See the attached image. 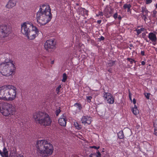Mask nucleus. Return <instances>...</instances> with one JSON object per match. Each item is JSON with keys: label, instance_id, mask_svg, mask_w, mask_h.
Returning a JSON list of instances; mask_svg holds the SVG:
<instances>
[{"label": "nucleus", "instance_id": "nucleus-1", "mask_svg": "<svg viewBox=\"0 0 157 157\" xmlns=\"http://www.w3.org/2000/svg\"><path fill=\"white\" fill-rule=\"evenodd\" d=\"M52 18L49 6L44 4L40 6L36 16L37 21L40 25H45L51 20Z\"/></svg>", "mask_w": 157, "mask_h": 157}, {"label": "nucleus", "instance_id": "nucleus-2", "mask_svg": "<svg viewBox=\"0 0 157 157\" xmlns=\"http://www.w3.org/2000/svg\"><path fill=\"white\" fill-rule=\"evenodd\" d=\"M16 88L10 85H4L0 87V99L12 101L15 99Z\"/></svg>", "mask_w": 157, "mask_h": 157}, {"label": "nucleus", "instance_id": "nucleus-3", "mask_svg": "<svg viewBox=\"0 0 157 157\" xmlns=\"http://www.w3.org/2000/svg\"><path fill=\"white\" fill-rule=\"evenodd\" d=\"M40 155L43 157L48 156L53 152V147L52 144L44 140H38L36 146Z\"/></svg>", "mask_w": 157, "mask_h": 157}, {"label": "nucleus", "instance_id": "nucleus-4", "mask_svg": "<svg viewBox=\"0 0 157 157\" xmlns=\"http://www.w3.org/2000/svg\"><path fill=\"white\" fill-rule=\"evenodd\" d=\"M33 117L38 123L45 126L50 125L52 122L48 114L44 112L35 113L33 114Z\"/></svg>", "mask_w": 157, "mask_h": 157}, {"label": "nucleus", "instance_id": "nucleus-5", "mask_svg": "<svg viewBox=\"0 0 157 157\" xmlns=\"http://www.w3.org/2000/svg\"><path fill=\"white\" fill-rule=\"evenodd\" d=\"M15 69V67L12 61L3 62L0 65V71L5 76H8L12 75Z\"/></svg>", "mask_w": 157, "mask_h": 157}, {"label": "nucleus", "instance_id": "nucleus-6", "mask_svg": "<svg viewBox=\"0 0 157 157\" xmlns=\"http://www.w3.org/2000/svg\"><path fill=\"white\" fill-rule=\"evenodd\" d=\"M0 110L1 113L5 116L13 115L15 111L14 105L7 103H2L0 105Z\"/></svg>", "mask_w": 157, "mask_h": 157}, {"label": "nucleus", "instance_id": "nucleus-7", "mask_svg": "<svg viewBox=\"0 0 157 157\" xmlns=\"http://www.w3.org/2000/svg\"><path fill=\"white\" fill-rule=\"evenodd\" d=\"M11 32V28L9 26L6 25H0V37L1 38L8 36Z\"/></svg>", "mask_w": 157, "mask_h": 157}, {"label": "nucleus", "instance_id": "nucleus-8", "mask_svg": "<svg viewBox=\"0 0 157 157\" xmlns=\"http://www.w3.org/2000/svg\"><path fill=\"white\" fill-rule=\"evenodd\" d=\"M21 33L25 36L28 35V33L34 27L31 23L24 22L21 25Z\"/></svg>", "mask_w": 157, "mask_h": 157}, {"label": "nucleus", "instance_id": "nucleus-9", "mask_svg": "<svg viewBox=\"0 0 157 157\" xmlns=\"http://www.w3.org/2000/svg\"><path fill=\"white\" fill-rule=\"evenodd\" d=\"M55 41L52 40H47L44 43V47L45 49L48 52L53 51L56 48Z\"/></svg>", "mask_w": 157, "mask_h": 157}, {"label": "nucleus", "instance_id": "nucleus-10", "mask_svg": "<svg viewBox=\"0 0 157 157\" xmlns=\"http://www.w3.org/2000/svg\"><path fill=\"white\" fill-rule=\"evenodd\" d=\"M38 32V29L36 27L34 26L33 29L28 33V35H26L25 36L29 40H33L36 36Z\"/></svg>", "mask_w": 157, "mask_h": 157}, {"label": "nucleus", "instance_id": "nucleus-11", "mask_svg": "<svg viewBox=\"0 0 157 157\" xmlns=\"http://www.w3.org/2000/svg\"><path fill=\"white\" fill-rule=\"evenodd\" d=\"M148 37L152 41L154 45L156 44L157 38L156 35L155 33H150L148 34Z\"/></svg>", "mask_w": 157, "mask_h": 157}, {"label": "nucleus", "instance_id": "nucleus-12", "mask_svg": "<svg viewBox=\"0 0 157 157\" xmlns=\"http://www.w3.org/2000/svg\"><path fill=\"white\" fill-rule=\"evenodd\" d=\"M81 121L82 123L84 124H89L91 122V117L87 116H83L82 118Z\"/></svg>", "mask_w": 157, "mask_h": 157}, {"label": "nucleus", "instance_id": "nucleus-13", "mask_svg": "<svg viewBox=\"0 0 157 157\" xmlns=\"http://www.w3.org/2000/svg\"><path fill=\"white\" fill-rule=\"evenodd\" d=\"M58 121L60 125L63 126H66L67 120L64 114L61 116V117L59 119Z\"/></svg>", "mask_w": 157, "mask_h": 157}, {"label": "nucleus", "instance_id": "nucleus-14", "mask_svg": "<svg viewBox=\"0 0 157 157\" xmlns=\"http://www.w3.org/2000/svg\"><path fill=\"white\" fill-rule=\"evenodd\" d=\"M17 0H10L6 6V7L8 8H11L16 5Z\"/></svg>", "mask_w": 157, "mask_h": 157}, {"label": "nucleus", "instance_id": "nucleus-15", "mask_svg": "<svg viewBox=\"0 0 157 157\" xmlns=\"http://www.w3.org/2000/svg\"><path fill=\"white\" fill-rule=\"evenodd\" d=\"M112 94L109 93L105 92L104 94V97L105 99L107 101V100L109 99L110 98H112Z\"/></svg>", "mask_w": 157, "mask_h": 157}, {"label": "nucleus", "instance_id": "nucleus-16", "mask_svg": "<svg viewBox=\"0 0 157 157\" xmlns=\"http://www.w3.org/2000/svg\"><path fill=\"white\" fill-rule=\"evenodd\" d=\"M132 111L133 113L135 115H137L139 113V110L136 105H134V107L132 109Z\"/></svg>", "mask_w": 157, "mask_h": 157}, {"label": "nucleus", "instance_id": "nucleus-17", "mask_svg": "<svg viewBox=\"0 0 157 157\" xmlns=\"http://www.w3.org/2000/svg\"><path fill=\"white\" fill-rule=\"evenodd\" d=\"M2 156V157H8V151L5 147H4L3 149Z\"/></svg>", "mask_w": 157, "mask_h": 157}, {"label": "nucleus", "instance_id": "nucleus-18", "mask_svg": "<svg viewBox=\"0 0 157 157\" xmlns=\"http://www.w3.org/2000/svg\"><path fill=\"white\" fill-rule=\"evenodd\" d=\"M118 138L120 139H122L124 138V136L123 132L122 131H120L117 134Z\"/></svg>", "mask_w": 157, "mask_h": 157}, {"label": "nucleus", "instance_id": "nucleus-19", "mask_svg": "<svg viewBox=\"0 0 157 157\" xmlns=\"http://www.w3.org/2000/svg\"><path fill=\"white\" fill-rule=\"evenodd\" d=\"M142 11L141 12L142 13V14L143 13H144V14L147 15L148 13V11L146 9V8L145 7H141Z\"/></svg>", "mask_w": 157, "mask_h": 157}, {"label": "nucleus", "instance_id": "nucleus-20", "mask_svg": "<svg viewBox=\"0 0 157 157\" xmlns=\"http://www.w3.org/2000/svg\"><path fill=\"white\" fill-rule=\"evenodd\" d=\"M107 102L110 104H113L114 102V98L113 96H112V98H110L109 100H107Z\"/></svg>", "mask_w": 157, "mask_h": 157}, {"label": "nucleus", "instance_id": "nucleus-21", "mask_svg": "<svg viewBox=\"0 0 157 157\" xmlns=\"http://www.w3.org/2000/svg\"><path fill=\"white\" fill-rule=\"evenodd\" d=\"M74 106L78 108L79 110H80L82 108L81 105L80 104L78 103H75L74 105Z\"/></svg>", "mask_w": 157, "mask_h": 157}, {"label": "nucleus", "instance_id": "nucleus-22", "mask_svg": "<svg viewBox=\"0 0 157 157\" xmlns=\"http://www.w3.org/2000/svg\"><path fill=\"white\" fill-rule=\"evenodd\" d=\"M74 125L75 128L78 129H80L81 128V125L79 124L77 122H74Z\"/></svg>", "mask_w": 157, "mask_h": 157}, {"label": "nucleus", "instance_id": "nucleus-23", "mask_svg": "<svg viewBox=\"0 0 157 157\" xmlns=\"http://www.w3.org/2000/svg\"><path fill=\"white\" fill-rule=\"evenodd\" d=\"M67 78L66 74L65 73H64L63 75V79L62 80V81L63 82H65L67 79Z\"/></svg>", "mask_w": 157, "mask_h": 157}, {"label": "nucleus", "instance_id": "nucleus-24", "mask_svg": "<svg viewBox=\"0 0 157 157\" xmlns=\"http://www.w3.org/2000/svg\"><path fill=\"white\" fill-rule=\"evenodd\" d=\"M131 6L130 4H125L123 6V8L124 9H126V8L129 9H130Z\"/></svg>", "mask_w": 157, "mask_h": 157}, {"label": "nucleus", "instance_id": "nucleus-25", "mask_svg": "<svg viewBox=\"0 0 157 157\" xmlns=\"http://www.w3.org/2000/svg\"><path fill=\"white\" fill-rule=\"evenodd\" d=\"M115 61H111L108 64L109 66L112 67L113 66L115 63Z\"/></svg>", "mask_w": 157, "mask_h": 157}, {"label": "nucleus", "instance_id": "nucleus-26", "mask_svg": "<svg viewBox=\"0 0 157 157\" xmlns=\"http://www.w3.org/2000/svg\"><path fill=\"white\" fill-rule=\"evenodd\" d=\"M61 88V85H59L58 87L56 88V91L57 94H58L59 92V90Z\"/></svg>", "mask_w": 157, "mask_h": 157}, {"label": "nucleus", "instance_id": "nucleus-27", "mask_svg": "<svg viewBox=\"0 0 157 157\" xmlns=\"http://www.w3.org/2000/svg\"><path fill=\"white\" fill-rule=\"evenodd\" d=\"M154 127L155 129L157 130V120H155L154 122Z\"/></svg>", "mask_w": 157, "mask_h": 157}, {"label": "nucleus", "instance_id": "nucleus-28", "mask_svg": "<svg viewBox=\"0 0 157 157\" xmlns=\"http://www.w3.org/2000/svg\"><path fill=\"white\" fill-rule=\"evenodd\" d=\"M127 59L128 61H129L131 63V64H132L134 62H135V61L133 59L130 58H128Z\"/></svg>", "mask_w": 157, "mask_h": 157}, {"label": "nucleus", "instance_id": "nucleus-29", "mask_svg": "<svg viewBox=\"0 0 157 157\" xmlns=\"http://www.w3.org/2000/svg\"><path fill=\"white\" fill-rule=\"evenodd\" d=\"M86 98L87 101L89 102H91V100L92 98V97L91 96H87Z\"/></svg>", "mask_w": 157, "mask_h": 157}, {"label": "nucleus", "instance_id": "nucleus-30", "mask_svg": "<svg viewBox=\"0 0 157 157\" xmlns=\"http://www.w3.org/2000/svg\"><path fill=\"white\" fill-rule=\"evenodd\" d=\"M61 111L59 109H58L56 110V115L57 116L60 113Z\"/></svg>", "mask_w": 157, "mask_h": 157}, {"label": "nucleus", "instance_id": "nucleus-31", "mask_svg": "<svg viewBox=\"0 0 157 157\" xmlns=\"http://www.w3.org/2000/svg\"><path fill=\"white\" fill-rule=\"evenodd\" d=\"M150 94V93H145L144 95L145 97H146V98L147 99H149V96Z\"/></svg>", "mask_w": 157, "mask_h": 157}, {"label": "nucleus", "instance_id": "nucleus-32", "mask_svg": "<svg viewBox=\"0 0 157 157\" xmlns=\"http://www.w3.org/2000/svg\"><path fill=\"white\" fill-rule=\"evenodd\" d=\"M97 153L98 154V155H95L96 156H95V157L94 156V157H101V154L100 153L99 151H98L97 152Z\"/></svg>", "mask_w": 157, "mask_h": 157}, {"label": "nucleus", "instance_id": "nucleus-33", "mask_svg": "<svg viewBox=\"0 0 157 157\" xmlns=\"http://www.w3.org/2000/svg\"><path fill=\"white\" fill-rule=\"evenodd\" d=\"M146 3L147 4H149L151 3L152 2V0H146Z\"/></svg>", "mask_w": 157, "mask_h": 157}, {"label": "nucleus", "instance_id": "nucleus-34", "mask_svg": "<svg viewBox=\"0 0 157 157\" xmlns=\"http://www.w3.org/2000/svg\"><path fill=\"white\" fill-rule=\"evenodd\" d=\"M113 17L115 19H116L118 17V14L117 13H115L113 16Z\"/></svg>", "mask_w": 157, "mask_h": 157}, {"label": "nucleus", "instance_id": "nucleus-35", "mask_svg": "<svg viewBox=\"0 0 157 157\" xmlns=\"http://www.w3.org/2000/svg\"><path fill=\"white\" fill-rule=\"evenodd\" d=\"M104 37L103 36H101L100 38L98 39V40L99 41L103 40H104Z\"/></svg>", "mask_w": 157, "mask_h": 157}, {"label": "nucleus", "instance_id": "nucleus-36", "mask_svg": "<svg viewBox=\"0 0 157 157\" xmlns=\"http://www.w3.org/2000/svg\"><path fill=\"white\" fill-rule=\"evenodd\" d=\"M136 31L137 32V33L138 35H139L142 32L140 30V29H136Z\"/></svg>", "mask_w": 157, "mask_h": 157}, {"label": "nucleus", "instance_id": "nucleus-37", "mask_svg": "<svg viewBox=\"0 0 157 157\" xmlns=\"http://www.w3.org/2000/svg\"><path fill=\"white\" fill-rule=\"evenodd\" d=\"M143 16L144 17V20L145 21L146 19H147V15L144 14V13H143L142 14Z\"/></svg>", "mask_w": 157, "mask_h": 157}, {"label": "nucleus", "instance_id": "nucleus-38", "mask_svg": "<svg viewBox=\"0 0 157 157\" xmlns=\"http://www.w3.org/2000/svg\"><path fill=\"white\" fill-rule=\"evenodd\" d=\"M91 148H95V149H98L99 148V147H96L95 146H93L92 147H91Z\"/></svg>", "mask_w": 157, "mask_h": 157}, {"label": "nucleus", "instance_id": "nucleus-39", "mask_svg": "<svg viewBox=\"0 0 157 157\" xmlns=\"http://www.w3.org/2000/svg\"><path fill=\"white\" fill-rule=\"evenodd\" d=\"M154 134L157 136V130H156L155 128L154 129Z\"/></svg>", "mask_w": 157, "mask_h": 157}, {"label": "nucleus", "instance_id": "nucleus-40", "mask_svg": "<svg viewBox=\"0 0 157 157\" xmlns=\"http://www.w3.org/2000/svg\"><path fill=\"white\" fill-rule=\"evenodd\" d=\"M133 102L134 105H135L136 103V99L135 98H134L133 100Z\"/></svg>", "mask_w": 157, "mask_h": 157}, {"label": "nucleus", "instance_id": "nucleus-41", "mask_svg": "<svg viewBox=\"0 0 157 157\" xmlns=\"http://www.w3.org/2000/svg\"><path fill=\"white\" fill-rule=\"evenodd\" d=\"M141 55L142 56H144V51H141Z\"/></svg>", "mask_w": 157, "mask_h": 157}, {"label": "nucleus", "instance_id": "nucleus-42", "mask_svg": "<svg viewBox=\"0 0 157 157\" xmlns=\"http://www.w3.org/2000/svg\"><path fill=\"white\" fill-rule=\"evenodd\" d=\"M129 98L130 100L131 101H132V100L131 97V93H130V92H129Z\"/></svg>", "mask_w": 157, "mask_h": 157}, {"label": "nucleus", "instance_id": "nucleus-43", "mask_svg": "<svg viewBox=\"0 0 157 157\" xmlns=\"http://www.w3.org/2000/svg\"><path fill=\"white\" fill-rule=\"evenodd\" d=\"M117 18L118 19V20L120 21L121 20V17L120 15H119L118 17Z\"/></svg>", "mask_w": 157, "mask_h": 157}, {"label": "nucleus", "instance_id": "nucleus-44", "mask_svg": "<svg viewBox=\"0 0 157 157\" xmlns=\"http://www.w3.org/2000/svg\"><path fill=\"white\" fill-rule=\"evenodd\" d=\"M153 14L155 15L157 13V11L155 10H154L153 11Z\"/></svg>", "mask_w": 157, "mask_h": 157}, {"label": "nucleus", "instance_id": "nucleus-45", "mask_svg": "<svg viewBox=\"0 0 157 157\" xmlns=\"http://www.w3.org/2000/svg\"><path fill=\"white\" fill-rule=\"evenodd\" d=\"M140 30H141V32H143L144 30V29L143 28H141L140 29Z\"/></svg>", "mask_w": 157, "mask_h": 157}, {"label": "nucleus", "instance_id": "nucleus-46", "mask_svg": "<svg viewBox=\"0 0 157 157\" xmlns=\"http://www.w3.org/2000/svg\"><path fill=\"white\" fill-rule=\"evenodd\" d=\"M145 64V62H144V61H142L141 62V64L144 65Z\"/></svg>", "mask_w": 157, "mask_h": 157}, {"label": "nucleus", "instance_id": "nucleus-47", "mask_svg": "<svg viewBox=\"0 0 157 157\" xmlns=\"http://www.w3.org/2000/svg\"><path fill=\"white\" fill-rule=\"evenodd\" d=\"M101 20H98L97 21V23L99 24H100L101 23Z\"/></svg>", "mask_w": 157, "mask_h": 157}, {"label": "nucleus", "instance_id": "nucleus-48", "mask_svg": "<svg viewBox=\"0 0 157 157\" xmlns=\"http://www.w3.org/2000/svg\"><path fill=\"white\" fill-rule=\"evenodd\" d=\"M17 157H24L22 155H18Z\"/></svg>", "mask_w": 157, "mask_h": 157}, {"label": "nucleus", "instance_id": "nucleus-49", "mask_svg": "<svg viewBox=\"0 0 157 157\" xmlns=\"http://www.w3.org/2000/svg\"><path fill=\"white\" fill-rule=\"evenodd\" d=\"M99 15L102 16L103 15V13L102 12H100L99 13Z\"/></svg>", "mask_w": 157, "mask_h": 157}, {"label": "nucleus", "instance_id": "nucleus-50", "mask_svg": "<svg viewBox=\"0 0 157 157\" xmlns=\"http://www.w3.org/2000/svg\"><path fill=\"white\" fill-rule=\"evenodd\" d=\"M0 154L2 156V151L0 150Z\"/></svg>", "mask_w": 157, "mask_h": 157}, {"label": "nucleus", "instance_id": "nucleus-51", "mask_svg": "<svg viewBox=\"0 0 157 157\" xmlns=\"http://www.w3.org/2000/svg\"><path fill=\"white\" fill-rule=\"evenodd\" d=\"M130 9H128L127 11H128V12H129V11H130Z\"/></svg>", "mask_w": 157, "mask_h": 157}, {"label": "nucleus", "instance_id": "nucleus-52", "mask_svg": "<svg viewBox=\"0 0 157 157\" xmlns=\"http://www.w3.org/2000/svg\"><path fill=\"white\" fill-rule=\"evenodd\" d=\"M54 63V61H52L51 62V63L53 64Z\"/></svg>", "mask_w": 157, "mask_h": 157}, {"label": "nucleus", "instance_id": "nucleus-53", "mask_svg": "<svg viewBox=\"0 0 157 157\" xmlns=\"http://www.w3.org/2000/svg\"><path fill=\"white\" fill-rule=\"evenodd\" d=\"M146 41H147V42H149V41L147 40H146Z\"/></svg>", "mask_w": 157, "mask_h": 157}, {"label": "nucleus", "instance_id": "nucleus-54", "mask_svg": "<svg viewBox=\"0 0 157 157\" xmlns=\"http://www.w3.org/2000/svg\"><path fill=\"white\" fill-rule=\"evenodd\" d=\"M130 47H132V44H130Z\"/></svg>", "mask_w": 157, "mask_h": 157}, {"label": "nucleus", "instance_id": "nucleus-55", "mask_svg": "<svg viewBox=\"0 0 157 157\" xmlns=\"http://www.w3.org/2000/svg\"><path fill=\"white\" fill-rule=\"evenodd\" d=\"M1 137V136H0V138Z\"/></svg>", "mask_w": 157, "mask_h": 157}]
</instances>
